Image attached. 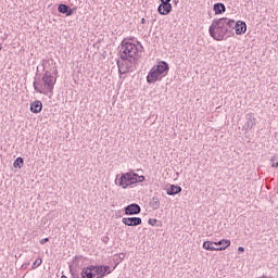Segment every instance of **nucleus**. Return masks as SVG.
<instances>
[{
	"label": "nucleus",
	"instance_id": "9",
	"mask_svg": "<svg viewBox=\"0 0 278 278\" xmlns=\"http://www.w3.org/2000/svg\"><path fill=\"white\" fill-rule=\"evenodd\" d=\"M58 12L65 14V16H73L77 12V7L71 9L67 4L61 3L58 7Z\"/></svg>",
	"mask_w": 278,
	"mask_h": 278
},
{
	"label": "nucleus",
	"instance_id": "15",
	"mask_svg": "<svg viewBox=\"0 0 278 278\" xmlns=\"http://www.w3.org/2000/svg\"><path fill=\"white\" fill-rule=\"evenodd\" d=\"M179 192H181V187L179 186H175V185H172L168 189H167V194L169 197H173L175 194H179Z\"/></svg>",
	"mask_w": 278,
	"mask_h": 278
},
{
	"label": "nucleus",
	"instance_id": "3",
	"mask_svg": "<svg viewBox=\"0 0 278 278\" xmlns=\"http://www.w3.org/2000/svg\"><path fill=\"white\" fill-rule=\"evenodd\" d=\"M58 78L51 74V71L47 70L42 76V78L36 76L33 83L34 89L39 94H53V88L55 87V83Z\"/></svg>",
	"mask_w": 278,
	"mask_h": 278
},
{
	"label": "nucleus",
	"instance_id": "5",
	"mask_svg": "<svg viewBox=\"0 0 278 278\" xmlns=\"http://www.w3.org/2000/svg\"><path fill=\"white\" fill-rule=\"evenodd\" d=\"M134 184H138V174L134 172L123 174L119 178V186L124 189L128 186H134Z\"/></svg>",
	"mask_w": 278,
	"mask_h": 278
},
{
	"label": "nucleus",
	"instance_id": "25",
	"mask_svg": "<svg viewBox=\"0 0 278 278\" xmlns=\"http://www.w3.org/2000/svg\"><path fill=\"white\" fill-rule=\"evenodd\" d=\"M102 242H103L104 244H108V242H110V237H103V238H102Z\"/></svg>",
	"mask_w": 278,
	"mask_h": 278
},
{
	"label": "nucleus",
	"instance_id": "17",
	"mask_svg": "<svg viewBox=\"0 0 278 278\" xmlns=\"http://www.w3.org/2000/svg\"><path fill=\"white\" fill-rule=\"evenodd\" d=\"M248 125H247V129H253V127H255V117L253 116V114H248Z\"/></svg>",
	"mask_w": 278,
	"mask_h": 278
},
{
	"label": "nucleus",
	"instance_id": "29",
	"mask_svg": "<svg viewBox=\"0 0 278 278\" xmlns=\"http://www.w3.org/2000/svg\"><path fill=\"white\" fill-rule=\"evenodd\" d=\"M147 23V20L144 17L141 18V25H144Z\"/></svg>",
	"mask_w": 278,
	"mask_h": 278
},
{
	"label": "nucleus",
	"instance_id": "10",
	"mask_svg": "<svg viewBox=\"0 0 278 278\" xmlns=\"http://www.w3.org/2000/svg\"><path fill=\"white\" fill-rule=\"evenodd\" d=\"M122 223L127 227H138V225H142V218L140 217H124Z\"/></svg>",
	"mask_w": 278,
	"mask_h": 278
},
{
	"label": "nucleus",
	"instance_id": "20",
	"mask_svg": "<svg viewBox=\"0 0 278 278\" xmlns=\"http://www.w3.org/2000/svg\"><path fill=\"white\" fill-rule=\"evenodd\" d=\"M51 66V61L50 60H43L42 61V68L46 71V68H49Z\"/></svg>",
	"mask_w": 278,
	"mask_h": 278
},
{
	"label": "nucleus",
	"instance_id": "18",
	"mask_svg": "<svg viewBox=\"0 0 278 278\" xmlns=\"http://www.w3.org/2000/svg\"><path fill=\"white\" fill-rule=\"evenodd\" d=\"M202 247L203 249H205V251H216V248L214 247V241H204Z\"/></svg>",
	"mask_w": 278,
	"mask_h": 278
},
{
	"label": "nucleus",
	"instance_id": "6",
	"mask_svg": "<svg viewBox=\"0 0 278 278\" xmlns=\"http://www.w3.org/2000/svg\"><path fill=\"white\" fill-rule=\"evenodd\" d=\"M85 268L91 270L92 273H96L97 275H100V277H105V275H110V273H112L110 270V266L108 265H89Z\"/></svg>",
	"mask_w": 278,
	"mask_h": 278
},
{
	"label": "nucleus",
	"instance_id": "2",
	"mask_svg": "<svg viewBox=\"0 0 278 278\" xmlns=\"http://www.w3.org/2000/svg\"><path fill=\"white\" fill-rule=\"evenodd\" d=\"M235 25L236 21L227 17L214 20L208 28L210 36H212L214 40H227V38H231V36H233Z\"/></svg>",
	"mask_w": 278,
	"mask_h": 278
},
{
	"label": "nucleus",
	"instance_id": "27",
	"mask_svg": "<svg viewBox=\"0 0 278 278\" xmlns=\"http://www.w3.org/2000/svg\"><path fill=\"white\" fill-rule=\"evenodd\" d=\"M238 251H239V253H244V248L243 247H239Z\"/></svg>",
	"mask_w": 278,
	"mask_h": 278
},
{
	"label": "nucleus",
	"instance_id": "32",
	"mask_svg": "<svg viewBox=\"0 0 278 278\" xmlns=\"http://www.w3.org/2000/svg\"><path fill=\"white\" fill-rule=\"evenodd\" d=\"M54 73H58V68L54 70Z\"/></svg>",
	"mask_w": 278,
	"mask_h": 278
},
{
	"label": "nucleus",
	"instance_id": "16",
	"mask_svg": "<svg viewBox=\"0 0 278 278\" xmlns=\"http://www.w3.org/2000/svg\"><path fill=\"white\" fill-rule=\"evenodd\" d=\"M149 205L153 210H160V199L157 197H153L150 199Z\"/></svg>",
	"mask_w": 278,
	"mask_h": 278
},
{
	"label": "nucleus",
	"instance_id": "19",
	"mask_svg": "<svg viewBox=\"0 0 278 278\" xmlns=\"http://www.w3.org/2000/svg\"><path fill=\"white\" fill-rule=\"evenodd\" d=\"M23 164H25V161L23 160V157L18 156L14 161L13 166H14V168H23Z\"/></svg>",
	"mask_w": 278,
	"mask_h": 278
},
{
	"label": "nucleus",
	"instance_id": "33",
	"mask_svg": "<svg viewBox=\"0 0 278 278\" xmlns=\"http://www.w3.org/2000/svg\"><path fill=\"white\" fill-rule=\"evenodd\" d=\"M61 278H68V277H66V276H62Z\"/></svg>",
	"mask_w": 278,
	"mask_h": 278
},
{
	"label": "nucleus",
	"instance_id": "24",
	"mask_svg": "<svg viewBox=\"0 0 278 278\" xmlns=\"http://www.w3.org/2000/svg\"><path fill=\"white\" fill-rule=\"evenodd\" d=\"M142 181H144V176L138 175V177H137V184H142Z\"/></svg>",
	"mask_w": 278,
	"mask_h": 278
},
{
	"label": "nucleus",
	"instance_id": "28",
	"mask_svg": "<svg viewBox=\"0 0 278 278\" xmlns=\"http://www.w3.org/2000/svg\"><path fill=\"white\" fill-rule=\"evenodd\" d=\"M28 266H29V263L23 264L22 269L25 270V268H27Z\"/></svg>",
	"mask_w": 278,
	"mask_h": 278
},
{
	"label": "nucleus",
	"instance_id": "8",
	"mask_svg": "<svg viewBox=\"0 0 278 278\" xmlns=\"http://www.w3.org/2000/svg\"><path fill=\"white\" fill-rule=\"evenodd\" d=\"M124 212H125L126 216H136V215L140 214V212H142V208L137 203H132V204L127 205L124 208Z\"/></svg>",
	"mask_w": 278,
	"mask_h": 278
},
{
	"label": "nucleus",
	"instance_id": "13",
	"mask_svg": "<svg viewBox=\"0 0 278 278\" xmlns=\"http://www.w3.org/2000/svg\"><path fill=\"white\" fill-rule=\"evenodd\" d=\"M30 112H33V114H40V112H42V102L40 100H36L30 103Z\"/></svg>",
	"mask_w": 278,
	"mask_h": 278
},
{
	"label": "nucleus",
	"instance_id": "22",
	"mask_svg": "<svg viewBox=\"0 0 278 278\" xmlns=\"http://www.w3.org/2000/svg\"><path fill=\"white\" fill-rule=\"evenodd\" d=\"M42 264V258H37L33 264V269L38 268Z\"/></svg>",
	"mask_w": 278,
	"mask_h": 278
},
{
	"label": "nucleus",
	"instance_id": "34",
	"mask_svg": "<svg viewBox=\"0 0 278 278\" xmlns=\"http://www.w3.org/2000/svg\"><path fill=\"white\" fill-rule=\"evenodd\" d=\"M1 49H3V47L0 46V51H1Z\"/></svg>",
	"mask_w": 278,
	"mask_h": 278
},
{
	"label": "nucleus",
	"instance_id": "30",
	"mask_svg": "<svg viewBox=\"0 0 278 278\" xmlns=\"http://www.w3.org/2000/svg\"><path fill=\"white\" fill-rule=\"evenodd\" d=\"M119 260H125V254H119Z\"/></svg>",
	"mask_w": 278,
	"mask_h": 278
},
{
	"label": "nucleus",
	"instance_id": "12",
	"mask_svg": "<svg viewBox=\"0 0 278 278\" xmlns=\"http://www.w3.org/2000/svg\"><path fill=\"white\" fill-rule=\"evenodd\" d=\"M216 248V251H225V249H228V247H231V241L229 239H222L217 242H214Z\"/></svg>",
	"mask_w": 278,
	"mask_h": 278
},
{
	"label": "nucleus",
	"instance_id": "7",
	"mask_svg": "<svg viewBox=\"0 0 278 278\" xmlns=\"http://www.w3.org/2000/svg\"><path fill=\"white\" fill-rule=\"evenodd\" d=\"M161 4L157 8L159 14L161 16H168L170 12H173V4H170V0H160Z\"/></svg>",
	"mask_w": 278,
	"mask_h": 278
},
{
	"label": "nucleus",
	"instance_id": "11",
	"mask_svg": "<svg viewBox=\"0 0 278 278\" xmlns=\"http://www.w3.org/2000/svg\"><path fill=\"white\" fill-rule=\"evenodd\" d=\"M233 29L236 30L237 36H242L247 31V23L242 21L235 22Z\"/></svg>",
	"mask_w": 278,
	"mask_h": 278
},
{
	"label": "nucleus",
	"instance_id": "14",
	"mask_svg": "<svg viewBox=\"0 0 278 278\" xmlns=\"http://www.w3.org/2000/svg\"><path fill=\"white\" fill-rule=\"evenodd\" d=\"M213 10L215 14H223L226 12L227 8L223 3L218 2L214 4Z\"/></svg>",
	"mask_w": 278,
	"mask_h": 278
},
{
	"label": "nucleus",
	"instance_id": "26",
	"mask_svg": "<svg viewBox=\"0 0 278 278\" xmlns=\"http://www.w3.org/2000/svg\"><path fill=\"white\" fill-rule=\"evenodd\" d=\"M39 242L40 244H47V242H49V238H43Z\"/></svg>",
	"mask_w": 278,
	"mask_h": 278
},
{
	"label": "nucleus",
	"instance_id": "4",
	"mask_svg": "<svg viewBox=\"0 0 278 278\" xmlns=\"http://www.w3.org/2000/svg\"><path fill=\"white\" fill-rule=\"evenodd\" d=\"M168 71H170V67L168 66L166 61L159 62L157 65H154L150 70L147 76L148 84H155V81H160L162 77H166V75H168Z\"/></svg>",
	"mask_w": 278,
	"mask_h": 278
},
{
	"label": "nucleus",
	"instance_id": "21",
	"mask_svg": "<svg viewBox=\"0 0 278 278\" xmlns=\"http://www.w3.org/2000/svg\"><path fill=\"white\" fill-rule=\"evenodd\" d=\"M271 166H273V168H278V157L277 156L271 157Z\"/></svg>",
	"mask_w": 278,
	"mask_h": 278
},
{
	"label": "nucleus",
	"instance_id": "23",
	"mask_svg": "<svg viewBox=\"0 0 278 278\" xmlns=\"http://www.w3.org/2000/svg\"><path fill=\"white\" fill-rule=\"evenodd\" d=\"M148 223H149L152 227H155V225L157 224V219H155V218H150V219L148 220Z\"/></svg>",
	"mask_w": 278,
	"mask_h": 278
},
{
	"label": "nucleus",
	"instance_id": "1",
	"mask_svg": "<svg viewBox=\"0 0 278 278\" xmlns=\"http://www.w3.org/2000/svg\"><path fill=\"white\" fill-rule=\"evenodd\" d=\"M136 55H138V46L134 42L122 41L119 49L121 60H117L119 75H125V73L130 71L131 65L136 64Z\"/></svg>",
	"mask_w": 278,
	"mask_h": 278
},
{
	"label": "nucleus",
	"instance_id": "31",
	"mask_svg": "<svg viewBox=\"0 0 278 278\" xmlns=\"http://www.w3.org/2000/svg\"><path fill=\"white\" fill-rule=\"evenodd\" d=\"M174 3L177 5V3H179V1H174Z\"/></svg>",
	"mask_w": 278,
	"mask_h": 278
}]
</instances>
